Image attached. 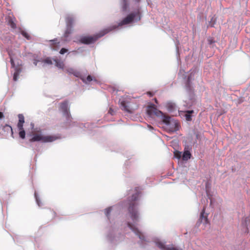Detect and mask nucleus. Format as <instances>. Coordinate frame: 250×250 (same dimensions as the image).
Wrapping results in <instances>:
<instances>
[{"label":"nucleus","mask_w":250,"mask_h":250,"mask_svg":"<svg viewBox=\"0 0 250 250\" xmlns=\"http://www.w3.org/2000/svg\"><path fill=\"white\" fill-rule=\"evenodd\" d=\"M138 189V188H136L135 192L127 198L126 204L128 206V212L132 222L126 221L124 225L125 230L129 229L138 236L140 239L139 244L144 247V243L146 242V240L144 234L137 228L140 219L138 211L139 201L142 195L141 191H139Z\"/></svg>","instance_id":"nucleus-1"},{"label":"nucleus","mask_w":250,"mask_h":250,"mask_svg":"<svg viewBox=\"0 0 250 250\" xmlns=\"http://www.w3.org/2000/svg\"><path fill=\"white\" fill-rule=\"evenodd\" d=\"M192 73H191L188 76L186 83V89L188 94L189 96V100L188 101H186L184 106L187 108L191 109L183 111L184 114H182L185 118L186 121L189 122L192 120V117L194 114V111L192 108H195V106L196 104V101L194 98L193 93L192 83H191L192 80Z\"/></svg>","instance_id":"nucleus-2"},{"label":"nucleus","mask_w":250,"mask_h":250,"mask_svg":"<svg viewBox=\"0 0 250 250\" xmlns=\"http://www.w3.org/2000/svg\"><path fill=\"white\" fill-rule=\"evenodd\" d=\"M116 206L109 207L104 210V213L109 223V230L106 235V239L111 243H117L122 241L124 239V235L122 234L118 229H116L117 225L115 222H112L110 213L112 209Z\"/></svg>","instance_id":"nucleus-3"},{"label":"nucleus","mask_w":250,"mask_h":250,"mask_svg":"<svg viewBox=\"0 0 250 250\" xmlns=\"http://www.w3.org/2000/svg\"><path fill=\"white\" fill-rule=\"evenodd\" d=\"M134 3L131 6V12L117 25L119 27L133 23L139 21L142 18V10L140 6L141 0H132Z\"/></svg>","instance_id":"nucleus-4"},{"label":"nucleus","mask_w":250,"mask_h":250,"mask_svg":"<svg viewBox=\"0 0 250 250\" xmlns=\"http://www.w3.org/2000/svg\"><path fill=\"white\" fill-rule=\"evenodd\" d=\"M60 110L62 112L63 117L65 118V124L66 126L67 127L76 126L81 129L86 128L90 129V126L93 125V124H90L89 123L83 124L72 122V118L70 113L68 102L67 101H64L61 103Z\"/></svg>","instance_id":"nucleus-5"},{"label":"nucleus","mask_w":250,"mask_h":250,"mask_svg":"<svg viewBox=\"0 0 250 250\" xmlns=\"http://www.w3.org/2000/svg\"><path fill=\"white\" fill-rule=\"evenodd\" d=\"M119 26L117 25H114L110 27L101 31L99 33L93 36H81L79 37L77 41H74L77 43H82L84 44H90L94 43L98 39L104 36L110 31L115 30Z\"/></svg>","instance_id":"nucleus-6"},{"label":"nucleus","mask_w":250,"mask_h":250,"mask_svg":"<svg viewBox=\"0 0 250 250\" xmlns=\"http://www.w3.org/2000/svg\"><path fill=\"white\" fill-rule=\"evenodd\" d=\"M35 133L27 132V137H31L29 142H41L43 143L52 142L56 141L58 137L53 135H44L41 129L37 128L34 129Z\"/></svg>","instance_id":"nucleus-7"},{"label":"nucleus","mask_w":250,"mask_h":250,"mask_svg":"<svg viewBox=\"0 0 250 250\" xmlns=\"http://www.w3.org/2000/svg\"><path fill=\"white\" fill-rule=\"evenodd\" d=\"M163 122L165 124L167 129L171 132H174L179 129L180 125L177 120L170 116L165 115L163 116Z\"/></svg>","instance_id":"nucleus-8"},{"label":"nucleus","mask_w":250,"mask_h":250,"mask_svg":"<svg viewBox=\"0 0 250 250\" xmlns=\"http://www.w3.org/2000/svg\"><path fill=\"white\" fill-rule=\"evenodd\" d=\"M66 29L63 34L64 41L69 42L70 41L69 35L73 31V25L75 21V18L73 15H68L65 19Z\"/></svg>","instance_id":"nucleus-9"},{"label":"nucleus","mask_w":250,"mask_h":250,"mask_svg":"<svg viewBox=\"0 0 250 250\" xmlns=\"http://www.w3.org/2000/svg\"><path fill=\"white\" fill-rule=\"evenodd\" d=\"M7 52L10 59V62L11 64V66L12 68L14 69V73L13 75V80L14 81H17L18 79L19 76L21 72V68L20 66H16L14 59L12 57V53L11 51L7 50Z\"/></svg>","instance_id":"nucleus-10"},{"label":"nucleus","mask_w":250,"mask_h":250,"mask_svg":"<svg viewBox=\"0 0 250 250\" xmlns=\"http://www.w3.org/2000/svg\"><path fill=\"white\" fill-rule=\"evenodd\" d=\"M146 112L150 117L155 115L157 117H160L163 119V116L165 115L163 112L158 109L154 104H151L148 107Z\"/></svg>","instance_id":"nucleus-11"},{"label":"nucleus","mask_w":250,"mask_h":250,"mask_svg":"<svg viewBox=\"0 0 250 250\" xmlns=\"http://www.w3.org/2000/svg\"><path fill=\"white\" fill-rule=\"evenodd\" d=\"M154 243L156 246L161 250H182L174 247L172 245H166L165 243L159 240L155 241Z\"/></svg>","instance_id":"nucleus-12"},{"label":"nucleus","mask_w":250,"mask_h":250,"mask_svg":"<svg viewBox=\"0 0 250 250\" xmlns=\"http://www.w3.org/2000/svg\"><path fill=\"white\" fill-rule=\"evenodd\" d=\"M208 214L205 213V206L203 207V208L200 213V217L197 222L198 225H200L201 224H207L208 223Z\"/></svg>","instance_id":"nucleus-13"},{"label":"nucleus","mask_w":250,"mask_h":250,"mask_svg":"<svg viewBox=\"0 0 250 250\" xmlns=\"http://www.w3.org/2000/svg\"><path fill=\"white\" fill-rule=\"evenodd\" d=\"M65 72L69 75H73L75 77L81 79L82 76L84 73L83 71H79L72 67H68L65 69Z\"/></svg>","instance_id":"nucleus-14"},{"label":"nucleus","mask_w":250,"mask_h":250,"mask_svg":"<svg viewBox=\"0 0 250 250\" xmlns=\"http://www.w3.org/2000/svg\"><path fill=\"white\" fill-rule=\"evenodd\" d=\"M65 72L69 75H73L75 77L81 79L82 76L84 73L83 71H79L72 67H68L65 69Z\"/></svg>","instance_id":"nucleus-15"},{"label":"nucleus","mask_w":250,"mask_h":250,"mask_svg":"<svg viewBox=\"0 0 250 250\" xmlns=\"http://www.w3.org/2000/svg\"><path fill=\"white\" fill-rule=\"evenodd\" d=\"M87 71H85V72L83 73V74L82 76V77L81 78V79L84 83L88 84H89L92 81H93V82H95L96 83H98L97 80L96 79H95V78H93L91 75H88L86 77V75L87 74Z\"/></svg>","instance_id":"nucleus-16"},{"label":"nucleus","mask_w":250,"mask_h":250,"mask_svg":"<svg viewBox=\"0 0 250 250\" xmlns=\"http://www.w3.org/2000/svg\"><path fill=\"white\" fill-rule=\"evenodd\" d=\"M130 0H121L120 5L122 11L123 12L127 13L130 11Z\"/></svg>","instance_id":"nucleus-17"},{"label":"nucleus","mask_w":250,"mask_h":250,"mask_svg":"<svg viewBox=\"0 0 250 250\" xmlns=\"http://www.w3.org/2000/svg\"><path fill=\"white\" fill-rule=\"evenodd\" d=\"M167 111L170 113H174L175 111L178 110V109L175 103L172 102H168L166 103V105Z\"/></svg>","instance_id":"nucleus-18"},{"label":"nucleus","mask_w":250,"mask_h":250,"mask_svg":"<svg viewBox=\"0 0 250 250\" xmlns=\"http://www.w3.org/2000/svg\"><path fill=\"white\" fill-rule=\"evenodd\" d=\"M120 106L122 110H124L129 113H131L132 112V109L128 105V103L126 101L122 100L120 101Z\"/></svg>","instance_id":"nucleus-19"},{"label":"nucleus","mask_w":250,"mask_h":250,"mask_svg":"<svg viewBox=\"0 0 250 250\" xmlns=\"http://www.w3.org/2000/svg\"><path fill=\"white\" fill-rule=\"evenodd\" d=\"M8 25H9L12 28L15 29L16 28V24L15 22V18L9 16L6 20Z\"/></svg>","instance_id":"nucleus-20"},{"label":"nucleus","mask_w":250,"mask_h":250,"mask_svg":"<svg viewBox=\"0 0 250 250\" xmlns=\"http://www.w3.org/2000/svg\"><path fill=\"white\" fill-rule=\"evenodd\" d=\"M54 62H55V65L59 69H63L64 64L62 61L57 58L53 59Z\"/></svg>","instance_id":"nucleus-21"},{"label":"nucleus","mask_w":250,"mask_h":250,"mask_svg":"<svg viewBox=\"0 0 250 250\" xmlns=\"http://www.w3.org/2000/svg\"><path fill=\"white\" fill-rule=\"evenodd\" d=\"M19 122L17 124V127H23V124L24 123V117L22 114L18 115Z\"/></svg>","instance_id":"nucleus-22"},{"label":"nucleus","mask_w":250,"mask_h":250,"mask_svg":"<svg viewBox=\"0 0 250 250\" xmlns=\"http://www.w3.org/2000/svg\"><path fill=\"white\" fill-rule=\"evenodd\" d=\"M191 157V154L190 151H184L182 154V160L183 161H187Z\"/></svg>","instance_id":"nucleus-23"},{"label":"nucleus","mask_w":250,"mask_h":250,"mask_svg":"<svg viewBox=\"0 0 250 250\" xmlns=\"http://www.w3.org/2000/svg\"><path fill=\"white\" fill-rule=\"evenodd\" d=\"M19 130V135L21 139H24L25 138L26 133L23 127H17Z\"/></svg>","instance_id":"nucleus-24"},{"label":"nucleus","mask_w":250,"mask_h":250,"mask_svg":"<svg viewBox=\"0 0 250 250\" xmlns=\"http://www.w3.org/2000/svg\"><path fill=\"white\" fill-rule=\"evenodd\" d=\"M243 223V225L248 230V226L250 225V217H245L243 220V223Z\"/></svg>","instance_id":"nucleus-25"},{"label":"nucleus","mask_w":250,"mask_h":250,"mask_svg":"<svg viewBox=\"0 0 250 250\" xmlns=\"http://www.w3.org/2000/svg\"><path fill=\"white\" fill-rule=\"evenodd\" d=\"M21 33L27 40H30L31 39V37L30 36V35L28 33H27L25 31L21 30Z\"/></svg>","instance_id":"nucleus-26"},{"label":"nucleus","mask_w":250,"mask_h":250,"mask_svg":"<svg viewBox=\"0 0 250 250\" xmlns=\"http://www.w3.org/2000/svg\"><path fill=\"white\" fill-rule=\"evenodd\" d=\"M34 196L36 199V203L39 207H41L42 205V203L41 202L40 199H39V197L36 191H35L34 193Z\"/></svg>","instance_id":"nucleus-27"},{"label":"nucleus","mask_w":250,"mask_h":250,"mask_svg":"<svg viewBox=\"0 0 250 250\" xmlns=\"http://www.w3.org/2000/svg\"><path fill=\"white\" fill-rule=\"evenodd\" d=\"M42 62L45 63H46V64H48L49 65L52 64V63H53L52 60L49 57L46 58L44 60H42Z\"/></svg>","instance_id":"nucleus-28"},{"label":"nucleus","mask_w":250,"mask_h":250,"mask_svg":"<svg viewBox=\"0 0 250 250\" xmlns=\"http://www.w3.org/2000/svg\"><path fill=\"white\" fill-rule=\"evenodd\" d=\"M2 40L5 43H8L10 42H11V40L10 39V37L8 35H6L3 37V38L2 39Z\"/></svg>","instance_id":"nucleus-29"},{"label":"nucleus","mask_w":250,"mask_h":250,"mask_svg":"<svg viewBox=\"0 0 250 250\" xmlns=\"http://www.w3.org/2000/svg\"><path fill=\"white\" fill-rule=\"evenodd\" d=\"M4 129L10 130L11 131V136H12V137H13V129H12L11 126L8 125H5L4 126Z\"/></svg>","instance_id":"nucleus-30"},{"label":"nucleus","mask_w":250,"mask_h":250,"mask_svg":"<svg viewBox=\"0 0 250 250\" xmlns=\"http://www.w3.org/2000/svg\"><path fill=\"white\" fill-rule=\"evenodd\" d=\"M174 156L176 158L180 159V158H182V152L177 151L174 153Z\"/></svg>","instance_id":"nucleus-31"},{"label":"nucleus","mask_w":250,"mask_h":250,"mask_svg":"<svg viewBox=\"0 0 250 250\" xmlns=\"http://www.w3.org/2000/svg\"><path fill=\"white\" fill-rule=\"evenodd\" d=\"M215 22H216L215 19L213 17H212V18L211 19V20L209 21L208 26H209L210 27H213L215 23Z\"/></svg>","instance_id":"nucleus-32"},{"label":"nucleus","mask_w":250,"mask_h":250,"mask_svg":"<svg viewBox=\"0 0 250 250\" xmlns=\"http://www.w3.org/2000/svg\"><path fill=\"white\" fill-rule=\"evenodd\" d=\"M49 42H51V44H56L57 43H59V42H58V40L57 38H55L53 40H51L49 41Z\"/></svg>","instance_id":"nucleus-33"},{"label":"nucleus","mask_w":250,"mask_h":250,"mask_svg":"<svg viewBox=\"0 0 250 250\" xmlns=\"http://www.w3.org/2000/svg\"><path fill=\"white\" fill-rule=\"evenodd\" d=\"M68 50L65 48H62L60 51V53L62 55H63L67 52Z\"/></svg>","instance_id":"nucleus-34"},{"label":"nucleus","mask_w":250,"mask_h":250,"mask_svg":"<svg viewBox=\"0 0 250 250\" xmlns=\"http://www.w3.org/2000/svg\"><path fill=\"white\" fill-rule=\"evenodd\" d=\"M108 113L113 116L115 115V111L112 109V108L110 107L109 109Z\"/></svg>","instance_id":"nucleus-35"},{"label":"nucleus","mask_w":250,"mask_h":250,"mask_svg":"<svg viewBox=\"0 0 250 250\" xmlns=\"http://www.w3.org/2000/svg\"><path fill=\"white\" fill-rule=\"evenodd\" d=\"M191 149V147L190 146L187 145L185 146L184 151H190Z\"/></svg>","instance_id":"nucleus-36"},{"label":"nucleus","mask_w":250,"mask_h":250,"mask_svg":"<svg viewBox=\"0 0 250 250\" xmlns=\"http://www.w3.org/2000/svg\"><path fill=\"white\" fill-rule=\"evenodd\" d=\"M40 62V61L37 60H36V59H34V60L33 63H34V64L35 66H37V64H38V62Z\"/></svg>","instance_id":"nucleus-37"},{"label":"nucleus","mask_w":250,"mask_h":250,"mask_svg":"<svg viewBox=\"0 0 250 250\" xmlns=\"http://www.w3.org/2000/svg\"><path fill=\"white\" fill-rule=\"evenodd\" d=\"M208 43L209 44H211L212 43L214 42V41L212 39L208 40Z\"/></svg>","instance_id":"nucleus-38"},{"label":"nucleus","mask_w":250,"mask_h":250,"mask_svg":"<svg viewBox=\"0 0 250 250\" xmlns=\"http://www.w3.org/2000/svg\"><path fill=\"white\" fill-rule=\"evenodd\" d=\"M30 127L31 129H33L34 128V124L33 123H31L30 124Z\"/></svg>","instance_id":"nucleus-39"},{"label":"nucleus","mask_w":250,"mask_h":250,"mask_svg":"<svg viewBox=\"0 0 250 250\" xmlns=\"http://www.w3.org/2000/svg\"><path fill=\"white\" fill-rule=\"evenodd\" d=\"M3 117V113L2 112H0V119Z\"/></svg>","instance_id":"nucleus-40"},{"label":"nucleus","mask_w":250,"mask_h":250,"mask_svg":"<svg viewBox=\"0 0 250 250\" xmlns=\"http://www.w3.org/2000/svg\"><path fill=\"white\" fill-rule=\"evenodd\" d=\"M148 127L150 130H152L153 129V127L150 125H148Z\"/></svg>","instance_id":"nucleus-41"},{"label":"nucleus","mask_w":250,"mask_h":250,"mask_svg":"<svg viewBox=\"0 0 250 250\" xmlns=\"http://www.w3.org/2000/svg\"><path fill=\"white\" fill-rule=\"evenodd\" d=\"M147 94H148L150 97H152V96H153V94H152V93H151L150 92H147Z\"/></svg>","instance_id":"nucleus-42"},{"label":"nucleus","mask_w":250,"mask_h":250,"mask_svg":"<svg viewBox=\"0 0 250 250\" xmlns=\"http://www.w3.org/2000/svg\"><path fill=\"white\" fill-rule=\"evenodd\" d=\"M72 53L73 54H76L77 53V51H73Z\"/></svg>","instance_id":"nucleus-43"},{"label":"nucleus","mask_w":250,"mask_h":250,"mask_svg":"<svg viewBox=\"0 0 250 250\" xmlns=\"http://www.w3.org/2000/svg\"><path fill=\"white\" fill-rule=\"evenodd\" d=\"M176 46L177 51L178 52V46L177 44H176Z\"/></svg>","instance_id":"nucleus-44"},{"label":"nucleus","mask_w":250,"mask_h":250,"mask_svg":"<svg viewBox=\"0 0 250 250\" xmlns=\"http://www.w3.org/2000/svg\"><path fill=\"white\" fill-rule=\"evenodd\" d=\"M210 205H211L212 203V199H210Z\"/></svg>","instance_id":"nucleus-45"},{"label":"nucleus","mask_w":250,"mask_h":250,"mask_svg":"<svg viewBox=\"0 0 250 250\" xmlns=\"http://www.w3.org/2000/svg\"><path fill=\"white\" fill-rule=\"evenodd\" d=\"M155 101L157 104V101L156 99H155Z\"/></svg>","instance_id":"nucleus-46"}]
</instances>
